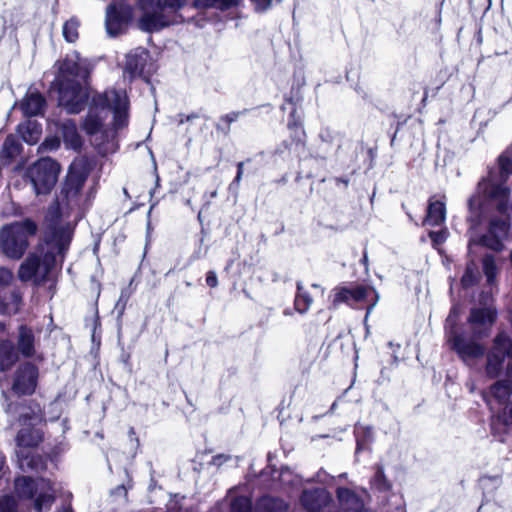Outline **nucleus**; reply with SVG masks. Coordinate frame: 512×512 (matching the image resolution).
Instances as JSON below:
<instances>
[{"instance_id": "c03bdc74", "label": "nucleus", "mask_w": 512, "mask_h": 512, "mask_svg": "<svg viewBox=\"0 0 512 512\" xmlns=\"http://www.w3.org/2000/svg\"><path fill=\"white\" fill-rule=\"evenodd\" d=\"M11 301L14 305V313H17L18 310H19V306L21 304V301H22V296H21V293L18 291V290H13L11 292Z\"/></svg>"}, {"instance_id": "6e6552de", "label": "nucleus", "mask_w": 512, "mask_h": 512, "mask_svg": "<svg viewBox=\"0 0 512 512\" xmlns=\"http://www.w3.org/2000/svg\"><path fill=\"white\" fill-rule=\"evenodd\" d=\"M59 172V164L55 160L46 157L31 165L27 169L26 177L37 195H46L55 186Z\"/></svg>"}, {"instance_id": "4468645a", "label": "nucleus", "mask_w": 512, "mask_h": 512, "mask_svg": "<svg viewBox=\"0 0 512 512\" xmlns=\"http://www.w3.org/2000/svg\"><path fill=\"white\" fill-rule=\"evenodd\" d=\"M145 10L139 20L141 30L149 33L158 32L173 24V19L168 13H164L156 7L142 8Z\"/></svg>"}, {"instance_id": "a878e982", "label": "nucleus", "mask_w": 512, "mask_h": 512, "mask_svg": "<svg viewBox=\"0 0 512 512\" xmlns=\"http://www.w3.org/2000/svg\"><path fill=\"white\" fill-rule=\"evenodd\" d=\"M287 504L280 498L263 496L255 506L256 512H285Z\"/></svg>"}, {"instance_id": "e2e57ef3", "label": "nucleus", "mask_w": 512, "mask_h": 512, "mask_svg": "<svg viewBox=\"0 0 512 512\" xmlns=\"http://www.w3.org/2000/svg\"><path fill=\"white\" fill-rule=\"evenodd\" d=\"M6 331V323L3 321H0V334L4 333Z\"/></svg>"}, {"instance_id": "f3484780", "label": "nucleus", "mask_w": 512, "mask_h": 512, "mask_svg": "<svg viewBox=\"0 0 512 512\" xmlns=\"http://www.w3.org/2000/svg\"><path fill=\"white\" fill-rule=\"evenodd\" d=\"M300 502L308 512H319L329 502V493L324 488L304 489Z\"/></svg>"}, {"instance_id": "58836bf2", "label": "nucleus", "mask_w": 512, "mask_h": 512, "mask_svg": "<svg viewBox=\"0 0 512 512\" xmlns=\"http://www.w3.org/2000/svg\"><path fill=\"white\" fill-rule=\"evenodd\" d=\"M447 235H448L447 229H440L439 231L429 232V237L435 247L444 243V241L447 238Z\"/></svg>"}, {"instance_id": "f704fd0d", "label": "nucleus", "mask_w": 512, "mask_h": 512, "mask_svg": "<svg viewBox=\"0 0 512 512\" xmlns=\"http://www.w3.org/2000/svg\"><path fill=\"white\" fill-rule=\"evenodd\" d=\"M313 302L308 292L297 293L294 300L295 310L301 314L306 313Z\"/></svg>"}, {"instance_id": "69168bd1", "label": "nucleus", "mask_w": 512, "mask_h": 512, "mask_svg": "<svg viewBox=\"0 0 512 512\" xmlns=\"http://www.w3.org/2000/svg\"><path fill=\"white\" fill-rule=\"evenodd\" d=\"M305 292L302 282H297V293Z\"/></svg>"}, {"instance_id": "4c0bfd02", "label": "nucleus", "mask_w": 512, "mask_h": 512, "mask_svg": "<svg viewBox=\"0 0 512 512\" xmlns=\"http://www.w3.org/2000/svg\"><path fill=\"white\" fill-rule=\"evenodd\" d=\"M0 512H17L16 503L9 496L0 497Z\"/></svg>"}, {"instance_id": "e433bc0d", "label": "nucleus", "mask_w": 512, "mask_h": 512, "mask_svg": "<svg viewBox=\"0 0 512 512\" xmlns=\"http://www.w3.org/2000/svg\"><path fill=\"white\" fill-rule=\"evenodd\" d=\"M231 512H252V501L246 496L234 498L230 505Z\"/></svg>"}, {"instance_id": "dca6fc26", "label": "nucleus", "mask_w": 512, "mask_h": 512, "mask_svg": "<svg viewBox=\"0 0 512 512\" xmlns=\"http://www.w3.org/2000/svg\"><path fill=\"white\" fill-rule=\"evenodd\" d=\"M449 342L452 343L453 348L465 362L482 356L485 350L480 344L466 341L458 334L451 333L449 335Z\"/></svg>"}, {"instance_id": "7c9ffc66", "label": "nucleus", "mask_w": 512, "mask_h": 512, "mask_svg": "<svg viewBox=\"0 0 512 512\" xmlns=\"http://www.w3.org/2000/svg\"><path fill=\"white\" fill-rule=\"evenodd\" d=\"M491 393L500 403H505L512 393V387L508 381H498L492 385Z\"/></svg>"}, {"instance_id": "49530a36", "label": "nucleus", "mask_w": 512, "mask_h": 512, "mask_svg": "<svg viewBox=\"0 0 512 512\" xmlns=\"http://www.w3.org/2000/svg\"><path fill=\"white\" fill-rule=\"evenodd\" d=\"M206 283L208 286L215 288L218 285V278L214 271H208L206 274Z\"/></svg>"}, {"instance_id": "338daca9", "label": "nucleus", "mask_w": 512, "mask_h": 512, "mask_svg": "<svg viewBox=\"0 0 512 512\" xmlns=\"http://www.w3.org/2000/svg\"><path fill=\"white\" fill-rule=\"evenodd\" d=\"M216 196H217V191H216V190H214V191H212V192L210 193V197H211V198H215Z\"/></svg>"}, {"instance_id": "ea45409f", "label": "nucleus", "mask_w": 512, "mask_h": 512, "mask_svg": "<svg viewBox=\"0 0 512 512\" xmlns=\"http://www.w3.org/2000/svg\"><path fill=\"white\" fill-rule=\"evenodd\" d=\"M240 0H208L207 5L214 6L220 9H227L237 5Z\"/></svg>"}, {"instance_id": "f03ea898", "label": "nucleus", "mask_w": 512, "mask_h": 512, "mask_svg": "<svg viewBox=\"0 0 512 512\" xmlns=\"http://www.w3.org/2000/svg\"><path fill=\"white\" fill-rule=\"evenodd\" d=\"M72 211L67 209L65 203H60L58 198L49 206L46 220L49 222L51 234L21 263L18 270L21 281H33L40 285L48 279L57 261L63 262L72 240L73 227L70 223L60 225V221L64 217L68 218Z\"/></svg>"}, {"instance_id": "4d7b16f0", "label": "nucleus", "mask_w": 512, "mask_h": 512, "mask_svg": "<svg viewBox=\"0 0 512 512\" xmlns=\"http://www.w3.org/2000/svg\"><path fill=\"white\" fill-rule=\"evenodd\" d=\"M361 262L364 266H367L368 264V254H367V251H364L363 253V258L361 259Z\"/></svg>"}, {"instance_id": "c85d7f7f", "label": "nucleus", "mask_w": 512, "mask_h": 512, "mask_svg": "<svg viewBox=\"0 0 512 512\" xmlns=\"http://www.w3.org/2000/svg\"><path fill=\"white\" fill-rule=\"evenodd\" d=\"M21 148L22 145L20 141L17 139V137L9 135L6 137L3 143L1 157L8 160H12L20 154Z\"/></svg>"}, {"instance_id": "423d86ee", "label": "nucleus", "mask_w": 512, "mask_h": 512, "mask_svg": "<svg viewBox=\"0 0 512 512\" xmlns=\"http://www.w3.org/2000/svg\"><path fill=\"white\" fill-rule=\"evenodd\" d=\"M37 225L31 219L11 223L0 231V251L8 258L19 260L29 246V238L34 236Z\"/></svg>"}, {"instance_id": "bb28decb", "label": "nucleus", "mask_w": 512, "mask_h": 512, "mask_svg": "<svg viewBox=\"0 0 512 512\" xmlns=\"http://www.w3.org/2000/svg\"><path fill=\"white\" fill-rule=\"evenodd\" d=\"M482 269L486 277L487 285L491 288L496 286V277L499 272V268L493 255L487 254L483 257Z\"/></svg>"}, {"instance_id": "052dcab7", "label": "nucleus", "mask_w": 512, "mask_h": 512, "mask_svg": "<svg viewBox=\"0 0 512 512\" xmlns=\"http://www.w3.org/2000/svg\"><path fill=\"white\" fill-rule=\"evenodd\" d=\"M337 183H343L345 186H348L349 180L344 178H336Z\"/></svg>"}, {"instance_id": "79ce46f5", "label": "nucleus", "mask_w": 512, "mask_h": 512, "mask_svg": "<svg viewBox=\"0 0 512 512\" xmlns=\"http://www.w3.org/2000/svg\"><path fill=\"white\" fill-rule=\"evenodd\" d=\"M12 279V272L8 268L0 267V287L8 286Z\"/></svg>"}, {"instance_id": "20e7f679", "label": "nucleus", "mask_w": 512, "mask_h": 512, "mask_svg": "<svg viewBox=\"0 0 512 512\" xmlns=\"http://www.w3.org/2000/svg\"><path fill=\"white\" fill-rule=\"evenodd\" d=\"M129 102L125 91L111 89L92 98L88 112L82 122V129L89 136L102 132L104 122L110 112H113L115 130L128 125Z\"/></svg>"}, {"instance_id": "412c9836", "label": "nucleus", "mask_w": 512, "mask_h": 512, "mask_svg": "<svg viewBox=\"0 0 512 512\" xmlns=\"http://www.w3.org/2000/svg\"><path fill=\"white\" fill-rule=\"evenodd\" d=\"M337 499L344 512H361L364 506L362 499L354 491L345 487L337 489Z\"/></svg>"}, {"instance_id": "c756f323", "label": "nucleus", "mask_w": 512, "mask_h": 512, "mask_svg": "<svg viewBox=\"0 0 512 512\" xmlns=\"http://www.w3.org/2000/svg\"><path fill=\"white\" fill-rule=\"evenodd\" d=\"M356 454L368 449L372 441V429L370 427L356 426Z\"/></svg>"}, {"instance_id": "37998d69", "label": "nucleus", "mask_w": 512, "mask_h": 512, "mask_svg": "<svg viewBox=\"0 0 512 512\" xmlns=\"http://www.w3.org/2000/svg\"><path fill=\"white\" fill-rule=\"evenodd\" d=\"M258 12H264L271 7L272 0H251Z\"/></svg>"}, {"instance_id": "603ef678", "label": "nucleus", "mask_w": 512, "mask_h": 512, "mask_svg": "<svg viewBox=\"0 0 512 512\" xmlns=\"http://www.w3.org/2000/svg\"><path fill=\"white\" fill-rule=\"evenodd\" d=\"M242 176H243V174L241 172L240 173L237 172L235 178L233 179L232 183L230 184V188H232L234 186L238 187L242 180Z\"/></svg>"}, {"instance_id": "864d4df0", "label": "nucleus", "mask_w": 512, "mask_h": 512, "mask_svg": "<svg viewBox=\"0 0 512 512\" xmlns=\"http://www.w3.org/2000/svg\"><path fill=\"white\" fill-rule=\"evenodd\" d=\"M5 456L0 452V479L4 474Z\"/></svg>"}, {"instance_id": "3c124183", "label": "nucleus", "mask_w": 512, "mask_h": 512, "mask_svg": "<svg viewBox=\"0 0 512 512\" xmlns=\"http://www.w3.org/2000/svg\"><path fill=\"white\" fill-rule=\"evenodd\" d=\"M502 416L505 423L512 422V404L504 409Z\"/></svg>"}, {"instance_id": "f257e3e1", "label": "nucleus", "mask_w": 512, "mask_h": 512, "mask_svg": "<svg viewBox=\"0 0 512 512\" xmlns=\"http://www.w3.org/2000/svg\"><path fill=\"white\" fill-rule=\"evenodd\" d=\"M498 166V172L491 170L478 183L476 194L468 201L471 214L478 216V219L471 217L475 225L481 222V216L489 210L495 209L498 212L499 218L491 217L488 232L479 240L480 244L495 251L503 248V240L508 236L510 227L509 211L512 210V201L506 182L512 175V146L498 157Z\"/></svg>"}, {"instance_id": "9d476101", "label": "nucleus", "mask_w": 512, "mask_h": 512, "mask_svg": "<svg viewBox=\"0 0 512 512\" xmlns=\"http://www.w3.org/2000/svg\"><path fill=\"white\" fill-rule=\"evenodd\" d=\"M87 180V172L77 170L73 164L62 186L60 195L57 196L60 203H65L68 210H75L80 205L81 190Z\"/></svg>"}, {"instance_id": "c9c22d12", "label": "nucleus", "mask_w": 512, "mask_h": 512, "mask_svg": "<svg viewBox=\"0 0 512 512\" xmlns=\"http://www.w3.org/2000/svg\"><path fill=\"white\" fill-rule=\"evenodd\" d=\"M371 484L379 492H384L390 489V483L386 479L382 467H377L375 474L371 480Z\"/></svg>"}, {"instance_id": "39448f33", "label": "nucleus", "mask_w": 512, "mask_h": 512, "mask_svg": "<svg viewBox=\"0 0 512 512\" xmlns=\"http://www.w3.org/2000/svg\"><path fill=\"white\" fill-rule=\"evenodd\" d=\"M19 422L23 427L18 431L16 436V444L18 447L16 457L18 466L24 473H39L46 469V460L28 449L37 447L44 438L43 430L37 427L38 423L42 422L40 409L33 410L23 407L19 414Z\"/></svg>"}, {"instance_id": "2f4dec72", "label": "nucleus", "mask_w": 512, "mask_h": 512, "mask_svg": "<svg viewBox=\"0 0 512 512\" xmlns=\"http://www.w3.org/2000/svg\"><path fill=\"white\" fill-rule=\"evenodd\" d=\"M79 25H80L79 21L75 17L70 18L69 20H67L64 23L63 29H62V34H63L64 39L67 42L73 43V42H75L78 39V37H79V34H78Z\"/></svg>"}, {"instance_id": "aec40b11", "label": "nucleus", "mask_w": 512, "mask_h": 512, "mask_svg": "<svg viewBox=\"0 0 512 512\" xmlns=\"http://www.w3.org/2000/svg\"><path fill=\"white\" fill-rule=\"evenodd\" d=\"M59 132L63 142L68 149L79 151L83 146V139L78 132L75 121L71 119L64 120L59 125Z\"/></svg>"}, {"instance_id": "680f3d73", "label": "nucleus", "mask_w": 512, "mask_h": 512, "mask_svg": "<svg viewBox=\"0 0 512 512\" xmlns=\"http://www.w3.org/2000/svg\"><path fill=\"white\" fill-rule=\"evenodd\" d=\"M243 167H244V162H239V163L237 164V172H238V173H240V172H241V173L243 174Z\"/></svg>"}, {"instance_id": "13d9d810", "label": "nucleus", "mask_w": 512, "mask_h": 512, "mask_svg": "<svg viewBox=\"0 0 512 512\" xmlns=\"http://www.w3.org/2000/svg\"><path fill=\"white\" fill-rule=\"evenodd\" d=\"M178 116H179V120H178L179 125H182V124H184L185 122H187V121H186V115H184V114H179Z\"/></svg>"}, {"instance_id": "ddd939ff", "label": "nucleus", "mask_w": 512, "mask_h": 512, "mask_svg": "<svg viewBox=\"0 0 512 512\" xmlns=\"http://www.w3.org/2000/svg\"><path fill=\"white\" fill-rule=\"evenodd\" d=\"M38 370L30 363L20 366L14 376L13 391L19 395H30L37 385Z\"/></svg>"}, {"instance_id": "4be33fe9", "label": "nucleus", "mask_w": 512, "mask_h": 512, "mask_svg": "<svg viewBox=\"0 0 512 512\" xmlns=\"http://www.w3.org/2000/svg\"><path fill=\"white\" fill-rule=\"evenodd\" d=\"M45 105L46 100L40 93L31 92L21 101L20 109L26 117H32L42 114Z\"/></svg>"}, {"instance_id": "7ed1b4c3", "label": "nucleus", "mask_w": 512, "mask_h": 512, "mask_svg": "<svg viewBox=\"0 0 512 512\" xmlns=\"http://www.w3.org/2000/svg\"><path fill=\"white\" fill-rule=\"evenodd\" d=\"M89 74L87 61L77 53L67 55L60 63L56 79L58 105L68 114H78L86 106L89 95L83 84L87 83Z\"/></svg>"}, {"instance_id": "393cba45", "label": "nucleus", "mask_w": 512, "mask_h": 512, "mask_svg": "<svg viewBox=\"0 0 512 512\" xmlns=\"http://www.w3.org/2000/svg\"><path fill=\"white\" fill-rule=\"evenodd\" d=\"M18 360V353L12 341L0 340V372L10 369Z\"/></svg>"}, {"instance_id": "b1692460", "label": "nucleus", "mask_w": 512, "mask_h": 512, "mask_svg": "<svg viewBox=\"0 0 512 512\" xmlns=\"http://www.w3.org/2000/svg\"><path fill=\"white\" fill-rule=\"evenodd\" d=\"M187 1L188 0H139V5L141 8L156 7L164 13H168L171 19H173L176 12L183 8Z\"/></svg>"}, {"instance_id": "5fc2aeb1", "label": "nucleus", "mask_w": 512, "mask_h": 512, "mask_svg": "<svg viewBox=\"0 0 512 512\" xmlns=\"http://www.w3.org/2000/svg\"><path fill=\"white\" fill-rule=\"evenodd\" d=\"M457 318V311L456 308H453L447 318V323L454 322Z\"/></svg>"}, {"instance_id": "2eb2a0df", "label": "nucleus", "mask_w": 512, "mask_h": 512, "mask_svg": "<svg viewBox=\"0 0 512 512\" xmlns=\"http://www.w3.org/2000/svg\"><path fill=\"white\" fill-rule=\"evenodd\" d=\"M446 219L445 195H433L429 198L424 226H442Z\"/></svg>"}, {"instance_id": "bf43d9fd", "label": "nucleus", "mask_w": 512, "mask_h": 512, "mask_svg": "<svg viewBox=\"0 0 512 512\" xmlns=\"http://www.w3.org/2000/svg\"><path fill=\"white\" fill-rule=\"evenodd\" d=\"M506 373H507V376H508V377H510V378L512 379V363H509V364L507 365V371H506Z\"/></svg>"}, {"instance_id": "6e6d98bb", "label": "nucleus", "mask_w": 512, "mask_h": 512, "mask_svg": "<svg viewBox=\"0 0 512 512\" xmlns=\"http://www.w3.org/2000/svg\"><path fill=\"white\" fill-rule=\"evenodd\" d=\"M115 492H116V493H118V494H120V493H124V494H126V488H125V486H124V485H120V486H118V487L115 489Z\"/></svg>"}, {"instance_id": "8fccbe9b", "label": "nucleus", "mask_w": 512, "mask_h": 512, "mask_svg": "<svg viewBox=\"0 0 512 512\" xmlns=\"http://www.w3.org/2000/svg\"><path fill=\"white\" fill-rule=\"evenodd\" d=\"M297 125H298V122L296 120V110L293 109V111L289 115V120H288L287 126L289 129H292V128L296 127Z\"/></svg>"}, {"instance_id": "a18cd8bd", "label": "nucleus", "mask_w": 512, "mask_h": 512, "mask_svg": "<svg viewBox=\"0 0 512 512\" xmlns=\"http://www.w3.org/2000/svg\"><path fill=\"white\" fill-rule=\"evenodd\" d=\"M230 459H231L230 455L218 454L212 458L211 464L214 466L220 467Z\"/></svg>"}, {"instance_id": "f8f14e48", "label": "nucleus", "mask_w": 512, "mask_h": 512, "mask_svg": "<svg viewBox=\"0 0 512 512\" xmlns=\"http://www.w3.org/2000/svg\"><path fill=\"white\" fill-rule=\"evenodd\" d=\"M133 10L129 5L111 4L106 10V31L108 35H119L132 19Z\"/></svg>"}, {"instance_id": "0eeeda50", "label": "nucleus", "mask_w": 512, "mask_h": 512, "mask_svg": "<svg viewBox=\"0 0 512 512\" xmlns=\"http://www.w3.org/2000/svg\"><path fill=\"white\" fill-rule=\"evenodd\" d=\"M15 493L19 498L34 499V509L37 512L50 510L54 500L55 491L48 479L40 478L37 481L30 476L15 479Z\"/></svg>"}, {"instance_id": "9b49d317", "label": "nucleus", "mask_w": 512, "mask_h": 512, "mask_svg": "<svg viewBox=\"0 0 512 512\" xmlns=\"http://www.w3.org/2000/svg\"><path fill=\"white\" fill-rule=\"evenodd\" d=\"M512 359V339L504 332L499 333L493 341V347L487 355L486 373L497 377L503 368L505 358Z\"/></svg>"}, {"instance_id": "5701e85b", "label": "nucleus", "mask_w": 512, "mask_h": 512, "mask_svg": "<svg viewBox=\"0 0 512 512\" xmlns=\"http://www.w3.org/2000/svg\"><path fill=\"white\" fill-rule=\"evenodd\" d=\"M17 349L25 357L35 354V336L33 330L26 325L18 328Z\"/></svg>"}, {"instance_id": "6ab92c4d", "label": "nucleus", "mask_w": 512, "mask_h": 512, "mask_svg": "<svg viewBox=\"0 0 512 512\" xmlns=\"http://www.w3.org/2000/svg\"><path fill=\"white\" fill-rule=\"evenodd\" d=\"M374 291L367 289L362 286H358L354 289H350L347 287H340L334 290L332 304L334 307H337L341 303H350L360 302L365 300L369 293H373Z\"/></svg>"}, {"instance_id": "cd10ccee", "label": "nucleus", "mask_w": 512, "mask_h": 512, "mask_svg": "<svg viewBox=\"0 0 512 512\" xmlns=\"http://www.w3.org/2000/svg\"><path fill=\"white\" fill-rule=\"evenodd\" d=\"M318 137L321 141L322 149L326 154L335 143H337V148H340V135L337 131L329 127H324L320 130Z\"/></svg>"}, {"instance_id": "1a4fd4ad", "label": "nucleus", "mask_w": 512, "mask_h": 512, "mask_svg": "<svg viewBox=\"0 0 512 512\" xmlns=\"http://www.w3.org/2000/svg\"><path fill=\"white\" fill-rule=\"evenodd\" d=\"M497 317L494 300L491 292L480 295L479 306L473 307L469 316V324L476 337L486 335L491 329Z\"/></svg>"}, {"instance_id": "09e8293b", "label": "nucleus", "mask_w": 512, "mask_h": 512, "mask_svg": "<svg viewBox=\"0 0 512 512\" xmlns=\"http://www.w3.org/2000/svg\"><path fill=\"white\" fill-rule=\"evenodd\" d=\"M45 145L50 149V150H56L57 148L60 147V140L58 138H53L51 140H46L45 141Z\"/></svg>"}, {"instance_id": "473e14b6", "label": "nucleus", "mask_w": 512, "mask_h": 512, "mask_svg": "<svg viewBox=\"0 0 512 512\" xmlns=\"http://www.w3.org/2000/svg\"><path fill=\"white\" fill-rule=\"evenodd\" d=\"M248 111V109H243L241 111H232L222 115L220 117V122L224 123L225 126H222V124H217L216 129L218 131H222L224 134H228L230 132V125L237 121L239 117L245 115Z\"/></svg>"}, {"instance_id": "72a5a7b5", "label": "nucleus", "mask_w": 512, "mask_h": 512, "mask_svg": "<svg viewBox=\"0 0 512 512\" xmlns=\"http://www.w3.org/2000/svg\"><path fill=\"white\" fill-rule=\"evenodd\" d=\"M479 273L476 264L471 261L467 264L464 275L461 278V284L464 288H468L477 283Z\"/></svg>"}, {"instance_id": "a211bd4d", "label": "nucleus", "mask_w": 512, "mask_h": 512, "mask_svg": "<svg viewBox=\"0 0 512 512\" xmlns=\"http://www.w3.org/2000/svg\"><path fill=\"white\" fill-rule=\"evenodd\" d=\"M149 58L148 52L143 48H137L126 56L125 74L130 79L144 75L145 67Z\"/></svg>"}, {"instance_id": "de8ad7c7", "label": "nucleus", "mask_w": 512, "mask_h": 512, "mask_svg": "<svg viewBox=\"0 0 512 512\" xmlns=\"http://www.w3.org/2000/svg\"><path fill=\"white\" fill-rule=\"evenodd\" d=\"M292 475L291 471L289 470V468H283L279 473H278V476L277 478L282 481V482H290V476Z\"/></svg>"}, {"instance_id": "0e129e2a", "label": "nucleus", "mask_w": 512, "mask_h": 512, "mask_svg": "<svg viewBox=\"0 0 512 512\" xmlns=\"http://www.w3.org/2000/svg\"><path fill=\"white\" fill-rule=\"evenodd\" d=\"M198 118V115L197 114H190V115H186V121H191L193 119H196Z\"/></svg>"}, {"instance_id": "774afa93", "label": "nucleus", "mask_w": 512, "mask_h": 512, "mask_svg": "<svg viewBox=\"0 0 512 512\" xmlns=\"http://www.w3.org/2000/svg\"><path fill=\"white\" fill-rule=\"evenodd\" d=\"M12 407H13V404H9V405L7 406V408H6V412H7V413H10V412H11Z\"/></svg>"}, {"instance_id": "a19ab883", "label": "nucleus", "mask_w": 512, "mask_h": 512, "mask_svg": "<svg viewBox=\"0 0 512 512\" xmlns=\"http://www.w3.org/2000/svg\"><path fill=\"white\" fill-rule=\"evenodd\" d=\"M331 480H333V477L326 473V471L323 469H320L316 475L313 478L308 479L307 482H319L322 484H328Z\"/></svg>"}]
</instances>
